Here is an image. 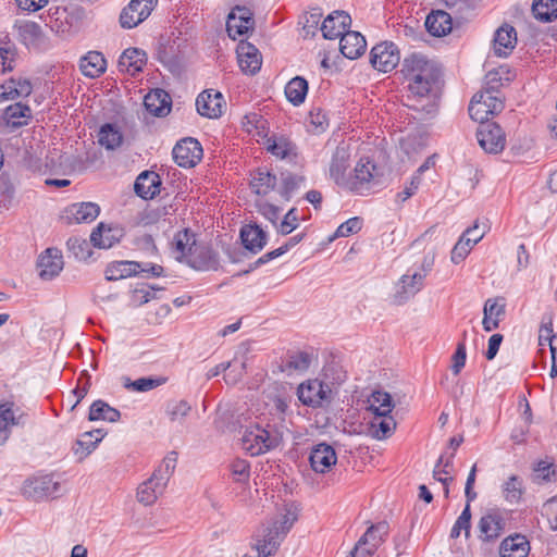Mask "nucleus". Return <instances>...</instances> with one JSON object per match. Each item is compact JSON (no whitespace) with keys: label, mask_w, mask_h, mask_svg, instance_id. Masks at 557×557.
<instances>
[{"label":"nucleus","mask_w":557,"mask_h":557,"mask_svg":"<svg viewBox=\"0 0 557 557\" xmlns=\"http://www.w3.org/2000/svg\"><path fill=\"white\" fill-rule=\"evenodd\" d=\"M401 73L408 82L407 106L433 115L440 99V66L421 53H412L404 59Z\"/></svg>","instance_id":"nucleus-1"},{"label":"nucleus","mask_w":557,"mask_h":557,"mask_svg":"<svg viewBox=\"0 0 557 557\" xmlns=\"http://www.w3.org/2000/svg\"><path fill=\"white\" fill-rule=\"evenodd\" d=\"M287 431L285 419L260 420L247 425L242 435L243 449L252 457L277 448Z\"/></svg>","instance_id":"nucleus-2"},{"label":"nucleus","mask_w":557,"mask_h":557,"mask_svg":"<svg viewBox=\"0 0 557 557\" xmlns=\"http://www.w3.org/2000/svg\"><path fill=\"white\" fill-rule=\"evenodd\" d=\"M296 517L289 513L284 515L281 519L274 520L268 525H263L261 533L257 535L255 548L258 557H269L274 555L282 541L292 529Z\"/></svg>","instance_id":"nucleus-3"},{"label":"nucleus","mask_w":557,"mask_h":557,"mask_svg":"<svg viewBox=\"0 0 557 557\" xmlns=\"http://www.w3.org/2000/svg\"><path fill=\"white\" fill-rule=\"evenodd\" d=\"M504 109V101L499 91L493 87L476 92L469 104L468 111L472 120L476 122L488 121L490 115H495Z\"/></svg>","instance_id":"nucleus-4"},{"label":"nucleus","mask_w":557,"mask_h":557,"mask_svg":"<svg viewBox=\"0 0 557 557\" xmlns=\"http://www.w3.org/2000/svg\"><path fill=\"white\" fill-rule=\"evenodd\" d=\"M388 532L389 525L386 521L370 525L356 543L351 557H371L385 541Z\"/></svg>","instance_id":"nucleus-5"},{"label":"nucleus","mask_w":557,"mask_h":557,"mask_svg":"<svg viewBox=\"0 0 557 557\" xmlns=\"http://www.w3.org/2000/svg\"><path fill=\"white\" fill-rule=\"evenodd\" d=\"M476 139L481 148L487 153H499L506 146V135L502 127L491 121L479 122Z\"/></svg>","instance_id":"nucleus-6"},{"label":"nucleus","mask_w":557,"mask_h":557,"mask_svg":"<svg viewBox=\"0 0 557 557\" xmlns=\"http://www.w3.org/2000/svg\"><path fill=\"white\" fill-rule=\"evenodd\" d=\"M400 61V52L392 41H383L375 45L370 52L371 65L383 73L393 71Z\"/></svg>","instance_id":"nucleus-7"},{"label":"nucleus","mask_w":557,"mask_h":557,"mask_svg":"<svg viewBox=\"0 0 557 557\" xmlns=\"http://www.w3.org/2000/svg\"><path fill=\"white\" fill-rule=\"evenodd\" d=\"M158 0H131L120 14V24L131 29L139 25L151 14Z\"/></svg>","instance_id":"nucleus-8"},{"label":"nucleus","mask_w":557,"mask_h":557,"mask_svg":"<svg viewBox=\"0 0 557 557\" xmlns=\"http://www.w3.org/2000/svg\"><path fill=\"white\" fill-rule=\"evenodd\" d=\"M172 153L173 159L178 166L190 169L201 161L203 150L197 139L187 137L180 140L174 146Z\"/></svg>","instance_id":"nucleus-9"},{"label":"nucleus","mask_w":557,"mask_h":557,"mask_svg":"<svg viewBox=\"0 0 557 557\" xmlns=\"http://www.w3.org/2000/svg\"><path fill=\"white\" fill-rule=\"evenodd\" d=\"M331 392L332 391L327 384L314 379L301 383L298 387L297 394L299 400L304 405L317 408L323 406L324 403H330Z\"/></svg>","instance_id":"nucleus-10"},{"label":"nucleus","mask_w":557,"mask_h":557,"mask_svg":"<svg viewBox=\"0 0 557 557\" xmlns=\"http://www.w3.org/2000/svg\"><path fill=\"white\" fill-rule=\"evenodd\" d=\"M308 460L312 471L326 474L336 465L337 454L332 445L322 442L311 447Z\"/></svg>","instance_id":"nucleus-11"},{"label":"nucleus","mask_w":557,"mask_h":557,"mask_svg":"<svg viewBox=\"0 0 557 557\" xmlns=\"http://www.w3.org/2000/svg\"><path fill=\"white\" fill-rule=\"evenodd\" d=\"M59 488L60 483L55 482L52 475H41L26 480L22 493L26 498L38 502L55 495Z\"/></svg>","instance_id":"nucleus-12"},{"label":"nucleus","mask_w":557,"mask_h":557,"mask_svg":"<svg viewBox=\"0 0 557 557\" xmlns=\"http://www.w3.org/2000/svg\"><path fill=\"white\" fill-rule=\"evenodd\" d=\"M350 157L349 147L345 144H341L336 147L331 158L329 175L330 178L341 187H346L348 184L346 172L350 166Z\"/></svg>","instance_id":"nucleus-13"},{"label":"nucleus","mask_w":557,"mask_h":557,"mask_svg":"<svg viewBox=\"0 0 557 557\" xmlns=\"http://www.w3.org/2000/svg\"><path fill=\"white\" fill-rule=\"evenodd\" d=\"M253 13L246 7L236 5L230 12L226 21V30L232 39L246 35L253 28Z\"/></svg>","instance_id":"nucleus-14"},{"label":"nucleus","mask_w":557,"mask_h":557,"mask_svg":"<svg viewBox=\"0 0 557 557\" xmlns=\"http://www.w3.org/2000/svg\"><path fill=\"white\" fill-rule=\"evenodd\" d=\"M424 285V273L409 269L399 280V289L394 295V302L403 305L419 293Z\"/></svg>","instance_id":"nucleus-15"},{"label":"nucleus","mask_w":557,"mask_h":557,"mask_svg":"<svg viewBox=\"0 0 557 557\" xmlns=\"http://www.w3.org/2000/svg\"><path fill=\"white\" fill-rule=\"evenodd\" d=\"M224 106L225 102L222 94L214 89L202 91L196 99L198 113L209 119L221 116Z\"/></svg>","instance_id":"nucleus-16"},{"label":"nucleus","mask_w":557,"mask_h":557,"mask_svg":"<svg viewBox=\"0 0 557 557\" xmlns=\"http://www.w3.org/2000/svg\"><path fill=\"white\" fill-rule=\"evenodd\" d=\"M350 25L351 17L348 13L345 11H334L324 18L321 32L325 39L342 38L349 30Z\"/></svg>","instance_id":"nucleus-17"},{"label":"nucleus","mask_w":557,"mask_h":557,"mask_svg":"<svg viewBox=\"0 0 557 557\" xmlns=\"http://www.w3.org/2000/svg\"><path fill=\"white\" fill-rule=\"evenodd\" d=\"M63 257L57 248H48L38 258L37 268L39 277L46 281L59 275L63 269Z\"/></svg>","instance_id":"nucleus-18"},{"label":"nucleus","mask_w":557,"mask_h":557,"mask_svg":"<svg viewBox=\"0 0 557 557\" xmlns=\"http://www.w3.org/2000/svg\"><path fill=\"white\" fill-rule=\"evenodd\" d=\"M505 528V520L497 510H491L483 515L479 521V537L483 542H492L498 539Z\"/></svg>","instance_id":"nucleus-19"},{"label":"nucleus","mask_w":557,"mask_h":557,"mask_svg":"<svg viewBox=\"0 0 557 557\" xmlns=\"http://www.w3.org/2000/svg\"><path fill=\"white\" fill-rule=\"evenodd\" d=\"M186 263L200 271L216 270L219 256L210 246L197 244Z\"/></svg>","instance_id":"nucleus-20"},{"label":"nucleus","mask_w":557,"mask_h":557,"mask_svg":"<svg viewBox=\"0 0 557 557\" xmlns=\"http://www.w3.org/2000/svg\"><path fill=\"white\" fill-rule=\"evenodd\" d=\"M376 176V165L370 160L361 158L354 169V175L348 176V184L345 188L359 190L364 187V185L370 184Z\"/></svg>","instance_id":"nucleus-21"},{"label":"nucleus","mask_w":557,"mask_h":557,"mask_svg":"<svg viewBox=\"0 0 557 557\" xmlns=\"http://www.w3.org/2000/svg\"><path fill=\"white\" fill-rule=\"evenodd\" d=\"M237 60L240 70L253 75L260 71L262 58L259 50L249 42H242L237 47Z\"/></svg>","instance_id":"nucleus-22"},{"label":"nucleus","mask_w":557,"mask_h":557,"mask_svg":"<svg viewBox=\"0 0 557 557\" xmlns=\"http://www.w3.org/2000/svg\"><path fill=\"white\" fill-rule=\"evenodd\" d=\"M161 178L160 175L153 171L141 172L134 184V190L137 196L143 199H153L160 194Z\"/></svg>","instance_id":"nucleus-23"},{"label":"nucleus","mask_w":557,"mask_h":557,"mask_svg":"<svg viewBox=\"0 0 557 557\" xmlns=\"http://www.w3.org/2000/svg\"><path fill=\"white\" fill-rule=\"evenodd\" d=\"M122 236V228L99 223L90 234V243L97 248L108 249L120 243Z\"/></svg>","instance_id":"nucleus-24"},{"label":"nucleus","mask_w":557,"mask_h":557,"mask_svg":"<svg viewBox=\"0 0 557 557\" xmlns=\"http://www.w3.org/2000/svg\"><path fill=\"white\" fill-rule=\"evenodd\" d=\"M240 239L245 249L258 253L265 247L268 234L257 224H247L240 228Z\"/></svg>","instance_id":"nucleus-25"},{"label":"nucleus","mask_w":557,"mask_h":557,"mask_svg":"<svg viewBox=\"0 0 557 557\" xmlns=\"http://www.w3.org/2000/svg\"><path fill=\"white\" fill-rule=\"evenodd\" d=\"M147 62V54L138 48L126 49L119 58L117 66L121 72H126L135 76L143 71Z\"/></svg>","instance_id":"nucleus-26"},{"label":"nucleus","mask_w":557,"mask_h":557,"mask_svg":"<svg viewBox=\"0 0 557 557\" xmlns=\"http://www.w3.org/2000/svg\"><path fill=\"white\" fill-rule=\"evenodd\" d=\"M144 104L149 113L161 117L170 113L172 100L163 89H154L146 95Z\"/></svg>","instance_id":"nucleus-27"},{"label":"nucleus","mask_w":557,"mask_h":557,"mask_svg":"<svg viewBox=\"0 0 557 557\" xmlns=\"http://www.w3.org/2000/svg\"><path fill=\"white\" fill-rule=\"evenodd\" d=\"M339 49L344 57L355 60L366 51L367 41L359 32L348 30L341 38Z\"/></svg>","instance_id":"nucleus-28"},{"label":"nucleus","mask_w":557,"mask_h":557,"mask_svg":"<svg viewBox=\"0 0 557 557\" xmlns=\"http://www.w3.org/2000/svg\"><path fill=\"white\" fill-rule=\"evenodd\" d=\"M494 52L498 57H508L517 45L516 29L505 24L500 26L494 36Z\"/></svg>","instance_id":"nucleus-29"},{"label":"nucleus","mask_w":557,"mask_h":557,"mask_svg":"<svg viewBox=\"0 0 557 557\" xmlns=\"http://www.w3.org/2000/svg\"><path fill=\"white\" fill-rule=\"evenodd\" d=\"M103 429H96L83 433L73 446V451L82 460L89 456L106 436Z\"/></svg>","instance_id":"nucleus-30"},{"label":"nucleus","mask_w":557,"mask_h":557,"mask_svg":"<svg viewBox=\"0 0 557 557\" xmlns=\"http://www.w3.org/2000/svg\"><path fill=\"white\" fill-rule=\"evenodd\" d=\"M529 552L530 543L521 534L506 537L499 547L500 557H528Z\"/></svg>","instance_id":"nucleus-31"},{"label":"nucleus","mask_w":557,"mask_h":557,"mask_svg":"<svg viewBox=\"0 0 557 557\" xmlns=\"http://www.w3.org/2000/svg\"><path fill=\"white\" fill-rule=\"evenodd\" d=\"M425 27L432 36H445L451 30V16L447 12L442 10L432 11L426 16Z\"/></svg>","instance_id":"nucleus-32"},{"label":"nucleus","mask_w":557,"mask_h":557,"mask_svg":"<svg viewBox=\"0 0 557 557\" xmlns=\"http://www.w3.org/2000/svg\"><path fill=\"white\" fill-rule=\"evenodd\" d=\"M276 185V176L267 168H258L251 173L250 188L261 196L268 195Z\"/></svg>","instance_id":"nucleus-33"},{"label":"nucleus","mask_w":557,"mask_h":557,"mask_svg":"<svg viewBox=\"0 0 557 557\" xmlns=\"http://www.w3.org/2000/svg\"><path fill=\"white\" fill-rule=\"evenodd\" d=\"M267 150L280 159L296 158L297 146L285 136H271L267 139Z\"/></svg>","instance_id":"nucleus-34"},{"label":"nucleus","mask_w":557,"mask_h":557,"mask_svg":"<svg viewBox=\"0 0 557 557\" xmlns=\"http://www.w3.org/2000/svg\"><path fill=\"white\" fill-rule=\"evenodd\" d=\"M196 245V235L191 231L185 228L184 231L178 232L173 239L176 259L187 262Z\"/></svg>","instance_id":"nucleus-35"},{"label":"nucleus","mask_w":557,"mask_h":557,"mask_svg":"<svg viewBox=\"0 0 557 557\" xmlns=\"http://www.w3.org/2000/svg\"><path fill=\"white\" fill-rule=\"evenodd\" d=\"M141 265L138 261H115L106 268L104 275L107 281H119L133 275H138V268Z\"/></svg>","instance_id":"nucleus-36"},{"label":"nucleus","mask_w":557,"mask_h":557,"mask_svg":"<svg viewBox=\"0 0 557 557\" xmlns=\"http://www.w3.org/2000/svg\"><path fill=\"white\" fill-rule=\"evenodd\" d=\"M165 485L156 480L152 475L141 483L137 488V499L145 506H150L156 503L159 495L165 490Z\"/></svg>","instance_id":"nucleus-37"},{"label":"nucleus","mask_w":557,"mask_h":557,"mask_svg":"<svg viewBox=\"0 0 557 557\" xmlns=\"http://www.w3.org/2000/svg\"><path fill=\"white\" fill-rule=\"evenodd\" d=\"M120 419L121 412L102 399L95 400L89 407V421H107L113 423L117 422Z\"/></svg>","instance_id":"nucleus-38"},{"label":"nucleus","mask_w":557,"mask_h":557,"mask_svg":"<svg viewBox=\"0 0 557 557\" xmlns=\"http://www.w3.org/2000/svg\"><path fill=\"white\" fill-rule=\"evenodd\" d=\"M81 71L87 77H98L107 67V62L102 53L98 51H90L81 59Z\"/></svg>","instance_id":"nucleus-39"},{"label":"nucleus","mask_w":557,"mask_h":557,"mask_svg":"<svg viewBox=\"0 0 557 557\" xmlns=\"http://www.w3.org/2000/svg\"><path fill=\"white\" fill-rule=\"evenodd\" d=\"M18 38L27 47L37 46L42 37V30L38 23L33 21L17 22L14 25Z\"/></svg>","instance_id":"nucleus-40"},{"label":"nucleus","mask_w":557,"mask_h":557,"mask_svg":"<svg viewBox=\"0 0 557 557\" xmlns=\"http://www.w3.org/2000/svg\"><path fill=\"white\" fill-rule=\"evenodd\" d=\"M67 213L77 223H89L99 215L100 207L95 202L73 203L69 207Z\"/></svg>","instance_id":"nucleus-41"},{"label":"nucleus","mask_w":557,"mask_h":557,"mask_svg":"<svg viewBox=\"0 0 557 557\" xmlns=\"http://www.w3.org/2000/svg\"><path fill=\"white\" fill-rule=\"evenodd\" d=\"M308 94V82L301 76H295L285 86V96L294 106L305 102Z\"/></svg>","instance_id":"nucleus-42"},{"label":"nucleus","mask_w":557,"mask_h":557,"mask_svg":"<svg viewBox=\"0 0 557 557\" xmlns=\"http://www.w3.org/2000/svg\"><path fill=\"white\" fill-rule=\"evenodd\" d=\"M98 143L109 150L120 147L123 143V134L120 127L112 123L102 125L98 134Z\"/></svg>","instance_id":"nucleus-43"},{"label":"nucleus","mask_w":557,"mask_h":557,"mask_svg":"<svg viewBox=\"0 0 557 557\" xmlns=\"http://www.w3.org/2000/svg\"><path fill=\"white\" fill-rule=\"evenodd\" d=\"M369 409L376 417H385L393 409L392 397L387 392L375 391L369 398Z\"/></svg>","instance_id":"nucleus-44"},{"label":"nucleus","mask_w":557,"mask_h":557,"mask_svg":"<svg viewBox=\"0 0 557 557\" xmlns=\"http://www.w3.org/2000/svg\"><path fill=\"white\" fill-rule=\"evenodd\" d=\"M533 16L541 22H552L557 18V0H534Z\"/></svg>","instance_id":"nucleus-45"},{"label":"nucleus","mask_w":557,"mask_h":557,"mask_svg":"<svg viewBox=\"0 0 557 557\" xmlns=\"http://www.w3.org/2000/svg\"><path fill=\"white\" fill-rule=\"evenodd\" d=\"M504 498L510 504H518L523 495V483L518 475H511L502 485Z\"/></svg>","instance_id":"nucleus-46"},{"label":"nucleus","mask_w":557,"mask_h":557,"mask_svg":"<svg viewBox=\"0 0 557 557\" xmlns=\"http://www.w3.org/2000/svg\"><path fill=\"white\" fill-rule=\"evenodd\" d=\"M13 406V403L0 404V445L8 440L10 426L16 424Z\"/></svg>","instance_id":"nucleus-47"},{"label":"nucleus","mask_w":557,"mask_h":557,"mask_svg":"<svg viewBox=\"0 0 557 557\" xmlns=\"http://www.w3.org/2000/svg\"><path fill=\"white\" fill-rule=\"evenodd\" d=\"M30 109L28 106L23 104L21 102L9 106L4 111V119L8 124L13 127H20L26 124V121H22L21 119L29 117Z\"/></svg>","instance_id":"nucleus-48"},{"label":"nucleus","mask_w":557,"mask_h":557,"mask_svg":"<svg viewBox=\"0 0 557 557\" xmlns=\"http://www.w3.org/2000/svg\"><path fill=\"white\" fill-rule=\"evenodd\" d=\"M177 456L175 451L170 453L153 471L152 476L160 481L161 484L168 485V482L176 467Z\"/></svg>","instance_id":"nucleus-49"},{"label":"nucleus","mask_w":557,"mask_h":557,"mask_svg":"<svg viewBox=\"0 0 557 557\" xmlns=\"http://www.w3.org/2000/svg\"><path fill=\"white\" fill-rule=\"evenodd\" d=\"M304 183L305 177L302 175L294 174L290 172L282 173V197L288 200L292 197V195L296 190H298Z\"/></svg>","instance_id":"nucleus-50"},{"label":"nucleus","mask_w":557,"mask_h":557,"mask_svg":"<svg viewBox=\"0 0 557 557\" xmlns=\"http://www.w3.org/2000/svg\"><path fill=\"white\" fill-rule=\"evenodd\" d=\"M311 363V356L306 351H292L287 354L285 368L295 371H306Z\"/></svg>","instance_id":"nucleus-51"},{"label":"nucleus","mask_w":557,"mask_h":557,"mask_svg":"<svg viewBox=\"0 0 557 557\" xmlns=\"http://www.w3.org/2000/svg\"><path fill=\"white\" fill-rule=\"evenodd\" d=\"M555 473L556 470L553 462L540 460L533 468L532 480L537 484H542L544 482H549Z\"/></svg>","instance_id":"nucleus-52"},{"label":"nucleus","mask_w":557,"mask_h":557,"mask_svg":"<svg viewBox=\"0 0 557 557\" xmlns=\"http://www.w3.org/2000/svg\"><path fill=\"white\" fill-rule=\"evenodd\" d=\"M69 251L78 260H86L90 257L89 243L81 237H70L66 242Z\"/></svg>","instance_id":"nucleus-53"},{"label":"nucleus","mask_w":557,"mask_h":557,"mask_svg":"<svg viewBox=\"0 0 557 557\" xmlns=\"http://www.w3.org/2000/svg\"><path fill=\"white\" fill-rule=\"evenodd\" d=\"M372 426H377V430L375 431V436L379 440H382L387 438L393 434L396 428V422L394 418L388 414H386L385 417L375 416L374 421L372 422Z\"/></svg>","instance_id":"nucleus-54"},{"label":"nucleus","mask_w":557,"mask_h":557,"mask_svg":"<svg viewBox=\"0 0 557 557\" xmlns=\"http://www.w3.org/2000/svg\"><path fill=\"white\" fill-rule=\"evenodd\" d=\"M232 478L237 483H246L250 478V465L245 459H235L230 463Z\"/></svg>","instance_id":"nucleus-55"},{"label":"nucleus","mask_w":557,"mask_h":557,"mask_svg":"<svg viewBox=\"0 0 557 557\" xmlns=\"http://www.w3.org/2000/svg\"><path fill=\"white\" fill-rule=\"evenodd\" d=\"M309 122L314 132L322 133L329 126V116L323 109L314 107L309 112Z\"/></svg>","instance_id":"nucleus-56"},{"label":"nucleus","mask_w":557,"mask_h":557,"mask_svg":"<svg viewBox=\"0 0 557 557\" xmlns=\"http://www.w3.org/2000/svg\"><path fill=\"white\" fill-rule=\"evenodd\" d=\"M191 410L186 400H176L168 405L166 412L171 421H182Z\"/></svg>","instance_id":"nucleus-57"},{"label":"nucleus","mask_w":557,"mask_h":557,"mask_svg":"<svg viewBox=\"0 0 557 557\" xmlns=\"http://www.w3.org/2000/svg\"><path fill=\"white\" fill-rule=\"evenodd\" d=\"M165 382V377H140L133 381L131 384H126L125 386L136 392H148L164 384Z\"/></svg>","instance_id":"nucleus-58"},{"label":"nucleus","mask_w":557,"mask_h":557,"mask_svg":"<svg viewBox=\"0 0 557 557\" xmlns=\"http://www.w3.org/2000/svg\"><path fill=\"white\" fill-rule=\"evenodd\" d=\"M16 50L12 47H0V73L5 74L14 70Z\"/></svg>","instance_id":"nucleus-59"},{"label":"nucleus","mask_w":557,"mask_h":557,"mask_svg":"<svg viewBox=\"0 0 557 557\" xmlns=\"http://www.w3.org/2000/svg\"><path fill=\"white\" fill-rule=\"evenodd\" d=\"M298 227V214L297 209L292 208L284 215V219L280 224L276 225V230L282 235H288Z\"/></svg>","instance_id":"nucleus-60"},{"label":"nucleus","mask_w":557,"mask_h":557,"mask_svg":"<svg viewBox=\"0 0 557 557\" xmlns=\"http://www.w3.org/2000/svg\"><path fill=\"white\" fill-rule=\"evenodd\" d=\"M506 304L503 298H488L484 304L483 312L486 317L500 319L505 315Z\"/></svg>","instance_id":"nucleus-61"},{"label":"nucleus","mask_w":557,"mask_h":557,"mask_svg":"<svg viewBox=\"0 0 557 557\" xmlns=\"http://www.w3.org/2000/svg\"><path fill=\"white\" fill-rule=\"evenodd\" d=\"M362 227V219L355 216L348 219L346 222L342 223L336 232L335 237H347L352 234L358 233Z\"/></svg>","instance_id":"nucleus-62"},{"label":"nucleus","mask_w":557,"mask_h":557,"mask_svg":"<svg viewBox=\"0 0 557 557\" xmlns=\"http://www.w3.org/2000/svg\"><path fill=\"white\" fill-rule=\"evenodd\" d=\"M472 247H473L472 244H470L463 237V235H461L459 240L457 242V244L454 246V248L451 250V256H450L451 262L455 264H458L461 261H463L466 259V257L469 255Z\"/></svg>","instance_id":"nucleus-63"},{"label":"nucleus","mask_w":557,"mask_h":557,"mask_svg":"<svg viewBox=\"0 0 557 557\" xmlns=\"http://www.w3.org/2000/svg\"><path fill=\"white\" fill-rule=\"evenodd\" d=\"M467 360V349L465 341L459 342L456 348L455 354L453 355V364L451 371L454 374H459L462 368L466 364Z\"/></svg>","instance_id":"nucleus-64"}]
</instances>
